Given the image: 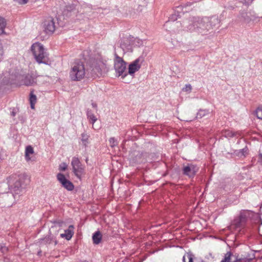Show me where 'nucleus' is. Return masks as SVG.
<instances>
[{"instance_id": "nucleus-1", "label": "nucleus", "mask_w": 262, "mask_h": 262, "mask_svg": "<svg viewBox=\"0 0 262 262\" xmlns=\"http://www.w3.org/2000/svg\"><path fill=\"white\" fill-rule=\"evenodd\" d=\"M86 74L85 66L82 62H75L69 73L71 79L73 81H80L83 79Z\"/></svg>"}, {"instance_id": "nucleus-2", "label": "nucleus", "mask_w": 262, "mask_h": 262, "mask_svg": "<svg viewBox=\"0 0 262 262\" xmlns=\"http://www.w3.org/2000/svg\"><path fill=\"white\" fill-rule=\"evenodd\" d=\"M31 51L36 61L38 63H47L46 58L48 54L43 45L39 42L33 43L31 46Z\"/></svg>"}, {"instance_id": "nucleus-3", "label": "nucleus", "mask_w": 262, "mask_h": 262, "mask_svg": "<svg viewBox=\"0 0 262 262\" xmlns=\"http://www.w3.org/2000/svg\"><path fill=\"white\" fill-rule=\"evenodd\" d=\"M114 69L116 72L118 74V76H121L124 79L127 75L125 72L126 69V63L124 60L118 55H115L114 59Z\"/></svg>"}, {"instance_id": "nucleus-4", "label": "nucleus", "mask_w": 262, "mask_h": 262, "mask_svg": "<svg viewBox=\"0 0 262 262\" xmlns=\"http://www.w3.org/2000/svg\"><path fill=\"white\" fill-rule=\"evenodd\" d=\"M71 165L75 175L78 178L80 179L82 175L84 173V166L81 163L80 160L77 157L73 158Z\"/></svg>"}, {"instance_id": "nucleus-5", "label": "nucleus", "mask_w": 262, "mask_h": 262, "mask_svg": "<svg viewBox=\"0 0 262 262\" xmlns=\"http://www.w3.org/2000/svg\"><path fill=\"white\" fill-rule=\"evenodd\" d=\"M57 179L61 184L62 186L67 190L72 191L74 189V186L73 184L68 180L63 174L58 173L57 174Z\"/></svg>"}, {"instance_id": "nucleus-6", "label": "nucleus", "mask_w": 262, "mask_h": 262, "mask_svg": "<svg viewBox=\"0 0 262 262\" xmlns=\"http://www.w3.org/2000/svg\"><path fill=\"white\" fill-rule=\"evenodd\" d=\"M199 170L198 167L196 166L189 164L186 166H184L183 168V173L190 178L193 177Z\"/></svg>"}, {"instance_id": "nucleus-7", "label": "nucleus", "mask_w": 262, "mask_h": 262, "mask_svg": "<svg viewBox=\"0 0 262 262\" xmlns=\"http://www.w3.org/2000/svg\"><path fill=\"white\" fill-rule=\"evenodd\" d=\"M43 26L47 32L53 33L55 30V23L51 17L47 18L43 23Z\"/></svg>"}, {"instance_id": "nucleus-8", "label": "nucleus", "mask_w": 262, "mask_h": 262, "mask_svg": "<svg viewBox=\"0 0 262 262\" xmlns=\"http://www.w3.org/2000/svg\"><path fill=\"white\" fill-rule=\"evenodd\" d=\"M139 62V59H137L129 65L128 71L129 74L132 75L134 74L135 72L139 70L141 68Z\"/></svg>"}, {"instance_id": "nucleus-9", "label": "nucleus", "mask_w": 262, "mask_h": 262, "mask_svg": "<svg viewBox=\"0 0 262 262\" xmlns=\"http://www.w3.org/2000/svg\"><path fill=\"white\" fill-rule=\"evenodd\" d=\"M37 77L33 76L31 75H27L23 80V83L26 86L33 85L36 83Z\"/></svg>"}, {"instance_id": "nucleus-10", "label": "nucleus", "mask_w": 262, "mask_h": 262, "mask_svg": "<svg viewBox=\"0 0 262 262\" xmlns=\"http://www.w3.org/2000/svg\"><path fill=\"white\" fill-rule=\"evenodd\" d=\"M74 226L70 225L68 229L64 230V233L60 234V236L62 238H65L67 240H70L74 234Z\"/></svg>"}, {"instance_id": "nucleus-11", "label": "nucleus", "mask_w": 262, "mask_h": 262, "mask_svg": "<svg viewBox=\"0 0 262 262\" xmlns=\"http://www.w3.org/2000/svg\"><path fill=\"white\" fill-rule=\"evenodd\" d=\"M34 153V149L31 145L27 146L25 148V158L27 162L31 160V156Z\"/></svg>"}, {"instance_id": "nucleus-12", "label": "nucleus", "mask_w": 262, "mask_h": 262, "mask_svg": "<svg viewBox=\"0 0 262 262\" xmlns=\"http://www.w3.org/2000/svg\"><path fill=\"white\" fill-rule=\"evenodd\" d=\"M102 239V234L99 231H97L94 233L93 235V241L95 244H98Z\"/></svg>"}, {"instance_id": "nucleus-13", "label": "nucleus", "mask_w": 262, "mask_h": 262, "mask_svg": "<svg viewBox=\"0 0 262 262\" xmlns=\"http://www.w3.org/2000/svg\"><path fill=\"white\" fill-rule=\"evenodd\" d=\"M87 116L89 121L92 124L93 128L95 129H98V128H95L94 126V123L97 120L96 116L90 111H88Z\"/></svg>"}, {"instance_id": "nucleus-14", "label": "nucleus", "mask_w": 262, "mask_h": 262, "mask_svg": "<svg viewBox=\"0 0 262 262\" xmlns=\"http://www.w3.org/2000/svg\"><path fill=\"white\" fill-rule=\"evenodd\" d=\"M7 25L6 19L0 16V35L5 34V29Z\"/></svg>"}, {"instance_id": "nucleus-15", "label": "nucleus", "mask_w": 262, "mask_h": 262, "mask_svg": "<svg viewBox=\"0 0 262 262\" xmlns=\"http://www.w3.org/2000/svg\"><path fill=\"white\" fill-rule=\"evenodd\" d=\"M19 70H15L11 69L9 71V80H14L18 77Z\"/></svg>"}, {"instance_id": "nucleus-16", "label": "nucleus", "mask_w": 262, "mask_h": 262, "mask_svg": "<svg viewBox=\"0 0 262 262\" xmlns=\"http://www.w3.org/2000/svg\"><path fill=\"white\" fill-rule=\"evenodd\" d=\"M30 103L31 105V108L32 109L35 108V105L37 101V98L35 95H34L32 92H31L30 94Z\"/></svg>"}, {"instance_id": "nucleus-17", "label": "nucleus", "mask_w": 262, "mask_h": 262, "mask_svg": "<svg viewBox=\"0 0 262 262\" xmlns=\"http://www.w3.org/2000/svg\"><path fill=\"white\" fill-rule=\"evenodd\" d=\"M255 114L258 119H262V106L257 107L255 111Z\"/></svg>"}, {"instance_id": "nucleus-18", "label": "nucleus", "mask_w": 262, "mask_h": 262, "mask_svg": "<svg viewBox=\"0 0 262 262\" xmlns=\"http://www.w3.org/2000/svg\"><path fill=\"white\" fill-rule=\"evenodd\" d=\"M223 135L226 137H232L234 136V133L231 130H225L223 133Z\"/></svg>"}, {"instance_id": "nucleus-19", "label": "nucleus", "mask_w": 262, "mask_h": 262, "mask_svg": "<svg viewBox=\"0 0 262 262\" xmlns=\"http://www.w3.org/2000/svg\"><path fill=\"white\" fill-rule=\"evenodd\" d=\"M231 253V252H227L225 254L224 258L222 260L221 262H230Z\"/></svg>"}, {"instance_id": "nucleus-20", "label": "nucleus", "mask_w": 262, "mask_h": 262, "mask_svg": "<svg viewBox=\"0 0 262 262\" xmlns=\"http://www.w3.org/2000/svg\"><path fill=\"white\" fill-rule=\"evenodd\" d=\"M184 262H192L193 259L190 254H187L183 256Z\"/></svg>"}, {"instance_id": "nucleus-21", "label": "nucleus", "mask_w": 262, "mask_h": 262, "mask_svg": "<svg viewBox=\"0 0 262 262\" xmlns=\"http://www.w3.org/2000/svg\"><path fill=\"white\" fill-rule=\"evenodd\" d=\"M4 48L1 40H0V60L3 58L4 55Z\"/></svg>"}, {"instance_id": "nucleus-22", "label": "nucleus", "mask_w": 262, "mask_h": 262, "mask_svg": "<svg viewBox=\"0 0 262 262\" xmlns=\"http://www.w3.org/2000/svg\"><path fill=\"white\" fill-rule=\"evenodd\" d=\"M192 86L190 84H186L182 89V91L190 93L191 91Z\"/></svg>"}, {"instance_id": "nucleus-23", "label": "nucleus", "mask_w": 262, "mask_h": 262, "mask_svg": "<svg viewBox=\"0 0 262 262\" xmlns=\"http://www.w3.org/2000/svg\"><path fill=\"white\" fill-rule=\"evenodd\" d=\"M110 144L112 147H114L117 145V142L114 138H111L109 139Z\"/></svg>"}, {"instance_id": "nucleus-24", "label": "nucleus", "mask_w": 262, "mask_h": 262, "mask_svg": "<svg viewBox=\"0 0 262 262\" xmlns=\"http://www.w3.org/2000/svg\"><path fill=\"white\" fill-rule=\"evenodd\" d=\"M68 165L65 163H61L59 165V169L60 171H65L67 169Z\"/></svg>"}, {"instance_id": "nucleus-25", "label": "nucleus", "mask_w": 262, "mask_h": 262, "mask_svg": "<svg viewBox=\"0 0 262 262\" xmlns=\"http://www.w3.org/2000/svg\"><path fill=\"white\" fill-rule=\"evenodd\" d=\"M82 141L83 142L84 145H86V143H88V136L86 135L82 134Z\"/></svg>"}, {"instance_id": "nucleus-26", "label": "nucleus", "mask_w": 262, "mask_h": 262, "mask_svg": "<svg viewBox=\"0 0 262 262\" xmlns=\"http://www.w3.org/2000/svg\"><path fill=\"white\" fill-rule=\"evenodd\" d=\"M104 67V64L103 63H101V64H100L98 68L96 67V69H95L96 71H95L94 72L96 73V72L100 73L102 69H103Z\"/></svg>"}, {"instance_id": "nucleus-27", "label": "nucleus", "mask_w": 262, "mask_h": 262, "mask_svg": "<svg viewBox=\"0 0 262 262\" xmlns=\"http://www.w3.org/2000/svg\"><path fill=\"white\" fill-rule=\"evenodd\" d=\"M16 2L18 3L19 4H26L29 0H14Z\"/></svg>"}, {"instance_id": "nucleus-28", "label": "nucleus", "mask_w": 262, "mask_h": 262, "mask_svg": "<svg viewBox=\"0 0 262 262\" xmlns=\"http://www.w3.org/2000/svg\"><path fill=\"white\" fill-rule=\"evenodd\" d=\"M0 249L3 253L6 252L8 250V248L5 246H4V247L1 246V247L0 248Z\"/></svg>"}, {"instance_id": "nucleus-29", "label": "nucleus", "mask_w": 262, "mask_h": 262, "mask_svg": "<svg viewBox=\"0 0 262 262\" xmlns=\"http://www.w3.org/2000/svg\"><path fill=\"white\" fill-rule=\"evenodd\" d=\"M260 157L261 161L262 162V155H260Z\"/></svg>"}, {"instance_id": "nucleus-30", "label": "nucleus", "mask_w": 262, "mask_h": 262, "mask_svg": "<svg viewBox=\"0 0 262 262\" xmlns=\"http://www.w3.org/2000/svg\"><path fill=\"white\" fill-rule=\"evenodd\" d=\"M93 106L94 107H96V104H93Z\"/></svg>"}]
</instances>
